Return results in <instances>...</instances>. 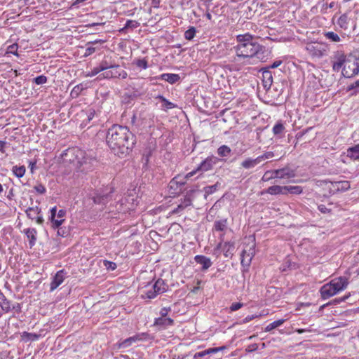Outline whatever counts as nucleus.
<instances>
[{"label":"nucleus","instance_id":"58836bf2","mask_svg":"<svg viewBox=\"0 0 359 359\" xmlns=\"http://www.w3.org/2000/svg\"><path fill=\"white\" fill-rule=\"evenodd\" d=\"M196 32L197 30L196 27L193 26L189 27L188 29L184 32V36L185 39L188 41L192 40L195 37Z\"/></svg>","mask_w":359,"mask_h":359},{"label":"nucleus","instance_id":"7ed1b4c3","mask_svg":"<svg viewBox=\"0 0 359 359\" xmlns=\"http://www.w3.org/2000/svg\"><path fill=\"white\" fill-rule=\"evenodd\" d=\"M252 35L247 33L236 36L238 45L235 47L236 55L239 57H253L262 59L264 47L252 41Z\"/></svg>","mask_w":359,"mask_h":359},{"label":"nucleus","instance_id":"09e8293b","mask_svg":"<svg viewBox=\"0 0 359 359\" xmlns=\"http://www.w3.org/2000/svg\"><path fill=\"white\" fill-rule=\"evenodd\" d=\"M34 82L37 85H42L47 82V77L44 75H40L34 79Z\"/></svg>","mask_w":359,"mask_h":359},{"label":"nucleus","instance_id":"603ef678","mask_svg":"<svg viewBox=\"0 0 359 359\" xmlns=\"http://www.w3.org/2000/svg\"><path fill=\"white\" fill-rule=\"evenodd\" d=\"M34 188L36 190V191L40 194H43L46 192V189L42 184H39L36 185Z\"/></svg>","mask_w":359,"mask_h":359},{"label":"nucleus","instance_id":"f257e3e1","mask_svg":"<svg viewBox=\"0 0 359 359\" xmlns=\"http://www.w3.org/2000/svg\"><path fill=\"white\" fill-rule=\"evenodd\" d=\"M106 142L115 155L124 157L132 151L136 144V136L128 127L115 124L108 129Z\"/></svg>","mask_w":359,"mask_h":359},{"label":"nucleus","instance_id":"79ce46f5","mask_svg":"<svg viewBox=\"0 0 359 359\" xmlns=\"http://www.w3.org/2000/svg\"><path fill=\"white\" fill-rule=\"evenodd\" d=\"M140 26V23L136 20H128L125 24L123 28L121 31H123L127 29H135Z\"/></svg>","mask_w":359,"mask_h":359},{"label":"nucleus","instance_id":"f8f14e48","mask_svg":"<svg viewBox=\"0 0 359 359\" xmlns=\"http://www.w3.org/2000/svg\"><path fill=\"white\" fill-rule=\"evenodd\" d=\"M95 115V111L93 108L82 110L79 114L80 118H82L81 127H86L93 119Z\"/></svg>","mask_w":359,"mask_h":359},{"label":"nucleus","instance_id":"a211bd4d","mask_svg":"<svg viewBox=\"0 0 359 359\" xmlns=\"http://www.w3.org/2000/svg\"><path fill=\"white\" fill-rule=\"evenodd\" d=\"M104 42H105V41L102 40V39H98V40H95L93 41L88 42L86 44L87 48H86L85 53L83 54V57H88V56L91 55L97 50L100 49L98 47L95 46L97 44H99V43H103Z\"/></svg>","mask_w":359,"mask_h":359},{"label":"nucleus","instance_id":"5fc2aeb1","mask_svg":"<svg viewBox=\"0 0 359 359\" xmlns=\"http://www.w3.org/2000/svg\"><path fill=\"white\" fill-rule=\"evenodd\" d=\"M243 306V303H241V302H235V303H233L231 306H230V310L231 311H236L238 309H240L241 308H242Z\"/></svg>","mask_w":359,"mask_h":359},{"label":"nucleus","instance_id":"e2e57ef3","mask_svg":"<svg viewBox=\"0 0 359 359\" xmlns=\"http://www.w3.org/2000/svg\"><path fill=\"white\" fill-rule=\"evenodd\" d=\"M57 215V207L54 206L50 209V215L49 217V220H53L54 218Z\"/></svg>","mask_w":359,"mask_h":359},{"label":"nucleus","instance_id":"f03ea898","mask_svg":"<svg viewBox=\"0 0 359 359\" xmlns=\"http://www.w3.org/2000/svg\"><path fill=\"white\" fill-rule=\"evenodd\" d=\"M62 163L76 172L87 174L98 165L96 157L77 147L69 148L62 154Z\"/></svg>","mask_w":359,"mask_h":359},{"label":"nucleus","instance_id":"49530a36","mask_svg":"<svg viewBox=\"0 0 359 359\" xmlns=\"http://www.w3.org/2000/svg\"><path fill=\"white\" fill-rule=\"evenodd\" d=\"M65 219H60V218L55 219V217L54 218L53 220H50V222L51 223V227L54 229H56L60 227V226L65 222Z\"/></svg>","mask_w":359,"mask_h":359},{"label":"nucleus","instance_id":"0eeeda50","mask_svg":"<svg viewBox=\"0 0 359 359\" xmlns=\"http://www.w3.org/2000/svg\"><path fill=\"white\" fill-rule=\"evenodd\" d=\"M147 287L148 289L145 291V296L148 299H154L157 294L167 291V285L161 278H158L151 286L149 285Z\"/></svg>","mask_w":359,"mask_h":359},{"label":"nucleus","instance_id":"39448f33","mask_svg":"<svg viewBox=\"0 0 359 359\" xmlns=\"http://www.w3.org/2000/svg\"><path fill=\"white\" fill-rule=\"evenodd\" d=\"M354 59L353 54L345 55L341 50L335 51L332 56V70L333 72H338L340 69L342 70L346 65V62H350Z\"/></svg>","mask_w":359,"mask_h":359},{"label":"nucleus","instance_id":"bf43d9fd","mask_svg":"<svg viewBox=\"0 0 359 359\" xmlns=\"http://www.w3.org/2000/svg\"><path fill=\"white\" fill-rule=\"evenodd\" d=\"M224 349H225V346L210 348L207 349V351H208V355H209V354L216 353L218 351L224 350Z\"/></svg>","mask_w":359,"mask_h":359},{"label":"nucleus","instance_id":"e433bc0d","mask_svg":"<svg viewBox=\"0 0 359 359\" xmlns=\"http://www.w3.org/2000/svg\"><path fill=\"white\" fill-rule=\"evenodd\" d=\"M276 170H267L264 172L262 180L264 182L269 181L273 179H278V176H276L277 174L276 173Z\"/></svg>","mask_w":359,"mask_h":359},{"label":"nucleus","instance_id":"c85d7f7f","mask_svg":"<svg viewBox=\"0 0 359 359\" xmlns=\"http://www.w3.org/2000/svg\"><path fill=\"white\" fill-rule=\"evenodd\" d=\"M347 156L354 160H359V144L347 149Z\"/></svg>","mask_w":359,"mask_h":359},{"label":"nucleus","instance_id":"6ab92c4d","mask_svg":"<svg viewBox=\"0 0 359 359\" xmlns=\"http://www.w3.org/2000/svg\"><path fill=\"white\" fill-rule=\"evenodd\" d=\"M158 79L164 80L170 84H174L180 80V76L177 74L164 73L161 74Z\"/></svg>","mask_w":359,"mask_h":359},{"label":"nucleus","instance_id":"de8ad7c7","mask_svg":"<svg viewBox=\"0 0 359 359\" xmlns=\"http://www.w3.org/2000/svg\"><path fill=\"white\" fill-rule=\"evenodd\" d=\"M57 234L59 236L67 237L69 234V229L65 226H60V227L57 228Z\"/></svg>","mask_w":359,"mask_h":359},{"label":"nucleus","instance_id":"4468645a","mask_svg":"<svg viewBox=\"0 0 359 359\" xmlns=\"http://www.w3.org/2000/svg\"><path fill=\"white\" fill-rule=\"evenodd\" d=\"M262 81L264 88L269 90L273 83V76L272 72L266 68L263 69Z\"/></svg>","mask_w":359,"mask_h":359},{"label":"nucleus","instance_id":"0e129e2a","mask_svg":"<svg viewBox=\"0 0 359 359\" xmlns=\"http://www.w3.org/2000/svg\"><path fill=\"white\" fill-rule=\"evenodd\" d=\"M257 348H258L257 344H252L249 345L246 348V351H248V352H253V351H256Z\"/></svg>","mask_w":359,"mask_h":359},{"label":"nucleus","instance_id":"dca6fc26","mask_svg":"<svg viewBox=\"0 0 359 359\" xmlns=\"http://www.w3.org/2000/svg\"><path fill=\"white\" fill-rule=\"evenodd\" d=\"M195 262L201 265V271H207L212 264L211 259L204 255H196Z\"/></svg>","mask_w":359,"mask_h":359},{"label":"nucleus","instance_id":"4d7b16f0","mask_svg":"<svg viewBox=\"0 0 359 359\" xmlns=\"http://www.w3.org/2000/svg\"><path fill=\"white\" fill-rule=\"evenodd\" d=\"M208 355V351L206 350H204L203 351L197 352L194 354V359H198L200 358L204 357L205 355Z\"/></svg>","mask_w":359,"mask_h":359},{"label":"nucleus","instance_id":"9b49d317","mask_svg":"<svg viewBox=\"0 0 359 359\" xmlns=\"http://www.w3.org/2000/svg\"><path fill=\"white\" fill-rule=\"evenodd\" d=\"M111 198V191L104 192L97 191L93 197V202L96 204L104 205Z\"/></svg>","mask_w":359,"mask_h":359},{"label":"nucleus","instance_id":"4c0bfd02","mask_svg":"<svg viewBox=\"0 0 359 359\" xmlns=\"http://www.w3.org/2000/svg\"><path fill=\"white\" fill-rule=\"evenodd\" d=\"M231 152V148L226 145H222L217 149V154L221 157H226Z\"/></svg>","mask_w":359,"mask_h":359},{"label":"nucleus","instance_id":"2f4dec72","mask_svg":"<svg viewBox=\"0 0 359 359\" xmlns=\"http://www.w3.org/2000/svg\"><path fill=\"white\" fill-rule=\"evenodd\" d=\"M325 38L328 40L330 42H340L341 38L340 36L334 32H325L323 33Z\"/></svg>","mask_w":359,"mask_h":359},{"label":"nucleus","instance_id":"37998d69","mask_svg":"<svg viewBox=\"0 0 359 359\" xmlns=\"http://www.w3.org/2000/svg\"><path fill=\"white\" fill-rule=\"evenodd\" d=\"M134 343V339L130 337H128L124 340H122L119 341L118 343V348H126L131 346V344Z\"/></svg>","mask_w":359,"mask_h":359},{"label":"nucleus","instance_id":"c9c22d12","mask_svg":"<svg viewBox=\"0 0 359 359\" xmlns=\"http://www.w3.org/2000/svg\"><path fill=\"white\" fill-rule=\"evenodd\" d=\"M285 321V319H279V320H275L273 323H271L269 325H268L265 327L264 331L265 332H271V330H273L280 327V325H282L284 323Z\"/></svg>","mask_w":359,"mask_h":359},{"label":"nucleus","instance_id":"2eb2a0df","mask_svg":"<svg viewBox=\"0 0 359 359\" xmlns=\"http://www.w3.org/2000/svg\"><path fill=\"white\" fill-rule=\"evenodd\" d=\"M276 173L277 174L276 176H278V179H290L294 177L296 175L295 170L288 166L276 169Z\"/></svg>","mask_w":359,"mask_h":359},{"label":"nucleus","instance_id":"6e6552de","mask_svg":"<svg viewBox=\"0 0 359 359\" xmlns=\"http://www.w3.org/2000/svg\"><path fill=\"white\" fill-rule=\"evenodd\" d=\"M353 60L350 62H346L341 72L344 77L351 78L359 74V57L354 55Z\"/></svg>","mask_w":359,"mask_h":359},{"label":"nucleus","instance_id":"b1692460","mask_svg":"<svg viewBox=\"0 0 359 359\" xmlns=\"http://www.w3.org/2000/svg\"><path fill=\"white\" fill-rule=\"evenodd\" d=\"M235 250V243L234 242L226 241L224 243L223 246V253L224 257H231L233 255V252Z\"/></svg>","mask_w":359,"mask_h":359},{"label":"nucleus","instance_id":"ddd939ff","mask_svg":"<svg viewBox=\"0 0 359 359\" xmlns=\"http://www.w3.org/2000/svg\"><path fill=\"white\" fill-rule=\"evenodd\" d=\"M66 274L65 270H60L55 273L50 285V291H53L63 283Z\"/></svg>","mask_w":359,"mask_h":359},{"label":"nucleus","instance_id":"a878e982","mask_svg":"<svg viewBox=\"0 0 359 359\" xmlns=\"http://www.w3.org/2000/svg\"><path fill=\"white\" fill-rule=\"evenodd\" d=\"M259 163L260 159L258 157L256 158H247L241 163V166L245 169H250Z\"/></svg>","mask_w":359,"mask_h":359},{"label":"nucleus","instance_id":"052dcab7","mask_svg":"<svg viewBox=\"0 0 359 359\" xmlns=\"http://www.w3.org/2000/svg\"><path fill=\"white\" fill-rule=\"evenodd\" d=\"M350 297V294H347L344 296L343 297L336 298L333 300V303L334 304H339L341 302H345L348 297Z\"/></svg>","mask_w":359,"mask_h":359},{"label":"nucleus","instance_id":"72a5a7b5","mask_svg":"<svg viewBox=\"0 0 359 359\" xmlns=\"http://www.w3.org/2000/svg\"><path fill=\"white\" fill-rule=\"evenodd\" d=\"M26 168L24 165L17 166L15 165L12 168V172L18 178H21L24 176Z\"/></svg>","mask_w":359,"mask_h":359},{"label":"nucleus","instance_id":"c756f323","mask_svg":"<svg viewBox=\"0 0 359 359\" xmlns=\"http://www.w3.org/2000/svg\"><path fill=\"white\" fill-rule=\"evenodd\" d=\"M194 192V189H190L187 192L184 198L183 199V201H182L180 203L182 205H183L184 208L192 205V197Z\"/></svg>","mask_w":359,"mask_h":359},{"label":"nucleus","instance_id":"7c9ffc66","mask_svg":"<svg viewBox=\"0 0 359 359\" xmlns=\"http://www.w3.org/2000/svg\"><path fill=\"white\" fill-rule=\"evenodd\" d=\"M41 208L39 206L30 207L26 210V214L28 218L34 220L36 215L41 214Z\"/></svg>","mask_w":359,"mask_h":359},{"label":"nucleus","instance_id":"412c9836","mask_svg":"<svg viewBox=\"0 0 359 359\" xmlns=\"http://www.w3.org/2000/svg\"><path fill=\"white\" fill-rule=\"evenodd\" d=\"M264 192L271 195H285V186L273 185L269 187Z\"/></svg>","mask_w":359,"mask_h":359},{"label":"nucleus","instance_id":"bb28decb","mask_svg":"<svg viewBox=\"0 0 359 359\" xmlns=\"http://www.w3.org/2000/svg\"><path fill=\"white\" fill-rule=\"evenodd\" d=\"M227 229V219L216 220L214 222L213 230L216 231H224Z\"/></svg>","mask_w":359,"mask_h":359},{"label":"nucleus","instance_id":"f704fd0d","mask_svg":"<svg viewBox=\"0 0 359 359\" xmlns=\"http://www.w3.org/2000/svg\"><path fill=\"white\" fill-rule=\"evenodd\" d=\"M285 131V126L280 121L277 122L273 128V133L275 135L281 137Z\"/></svg>","mask_w":359,"mask_h":359},{"label":"nucleus","instance_id":"aec40b11","mask_svg":"<svg viewBox=\"0 0 359 359\" xmlns=\"http://www.w3.org/2000/svg\"><path fill=\"white\" fill-rule=\"evenodd\" d=\"M174 324V320L170 318L159 317L155 319L154 325L160 326L161 328H166Z\"/></svg>","mask_w":359,"mask_h":359},{"label":"nucleus","instance_id":"9d476101","mask_svg":"<svg viewBox=\"0 0 359 359\" xmlns=\"http://www.w3.org/2000/svg\"><path fill=\"white\" fill-rule=\"evenodd\" d=\"M219 158L215 156H209L201 163L196 168V170L202 172L210 170L213 168V166L219 162Z\"/></svg>","mask_w":359,"mask_h":359},{"label":"nucleus","instance_id":"1a4fd4ad","mask_svg":"<svg viewBox=\"0 0 359 359\" xmlns=\"http://www.w3.org/2000/svg\"><path fill=\"white\" fill-rule=\"evenodd\" d=\"M249 252H247L245 250H243L241 254V264L242 266V273L244 276L245 272L248 271L249 266H250L252 259L255 255L254 247L250 248Z\"/></svg>","mask_w":359,"mask_h":359},{"label":"nucleus","instance_id":"393cba45","mask_svg":"<svg viewBox=\"0 0 359 359\" xmlns=\"http://www.w3.org/2000/svg\"><path fill=\"white\" fill-rule=\"evenodd\" d=\"M350 20L351 19L348 18V15L344 13L338 18L337 24L341 29L348 30Z\"/></svg>","mask_w":359,"mask_h":359},{"label":"nucleus","instance_id":"774afa93","mask_svg":"<svg viewBox=\"0 0 359 359\" xmlns=\"http://www.w3.org/2000/svg\"><path fill=\"white\" fill-rule=\"evenodd\" d=\"M318 209L320 212H321L322 213H327V212H330V210L328 208H326V206L325 205H319L318 206Z\"/></svg>","mask_w":359,"mask_h":359},{"label":"nucleus","instance_id":"338daca9","mask_svg":"<svg viewBox=\"0 0 359 359\" xmlns=\"http://www.w3.org/2000/svg\"><path fill=\"white\" fill-rule=\"evenodd\" d=\"M258 316L257 315H249L248 316H246L243 320V323H247L251 320H252L253 319L257 318Z\"/></svg>","mask_w":359,"mask_h":359},{"label":"nucleus","instance_id":"20e7f679","mask_svg":"<svg viewBox=\"0 0 359 359\" xmlns=\"http://www.w3.org/2000/svg\"><path fill=\"white\" fill-rule=\"evenodd\" d=\"M348 285V280L345 276L332 279L330 283L323 285L320 290L322 299H327L339 292L345 290Z\"/></svg>","mask_w":359,"mask_h":359},{"label":"nucleus","instance_id":"ea45409f","mask_svg":"<svg viewBox=\"0 0 359 359\" xmlns=\"http://www.w3.org/2000/svg\"><path fill=\"white\" fill-rule=\"evenodd\" d=\"M347 91H351V95H355L359 93V79L350 84L347 87Z\"/></svg>","mask_w":359,"mask_h":359},{"label":"nucleus","instance_id":"473e14b6","mask_svg":"<svg viewBox=\"0 0 359 359\" xmlns=\"http://www.w3.org/2000/svg\"><path fill=\"white\" fill-rule=\"evenodd\" d=\"M303 191V189L300 186H285V195L290 194H300Z\"/></svg>","mask_w":359,"mask_h":359},{"label":"nucleus","instance_id":"8fccbe9b","mask_svg":"<svg viewBox=\"0 0 359 359\" xmlns=\"http://www.w3.org/2000/svg\"><path fill=\"white\" fill-rule=\"evenodd\" d=\"M137 67L146 69L148 67V62L146 59H139L135 62Z\"/></svg>","mask_w":359,"mask_h":359},{"label":"nucleus","instance_id":"c03bdc74","mask_svg":"<svg viewBox=\"0 0 359 359\" xmlns=\"http://www.w3.org/2000/svg\"><path fill=\"white\" fill-rule=\"evenodd\" d=\"M219 186V184L217 182L216 184L210 186H207L204 188V191L205 195H210L213 194L217 189V187Z\"/></svg>","mask_w":359,"mask_h":359},{"label":"nucleus","instance_id":"680f3d73","mask_svg":"<svg viewBox=\"0 0 359 359\" xmlns=\"http://www.w3.org/2000/svg\"><path fill=\"white\" fill-rule=\"evenodd\" d=\"M23 336H27L29 339H32V340H36L39 338V335L35 333H29L27 332H23Z\"/></svg>","mask_w":359,"mask_h":359},{"label":"nucleus","instance_id":"3c124183","mask_svg":"<svg viewBox=\"0 0 359 359\" xmlns=\"http://www.w3.org/2000/svg\"><path fill=\"white\" fill-rule=\"evenodd\" d=\"M274 154L272 151L265 152L264 154L258 156V158L260 159V163L265 159L271 158L273 157Z\"/></svg>","mask_w":359,"mask_h":359},{"label":"nucleus","instance_id":"a18cd8bd","mask_svg":"<svg viewBox=\"0 0 359 359\" xmlns=\"http://www.w3.org/2000/svg\"><path fill=\"white\" fill-rule=\"evenodd\" d=\"M337 189L341 191H347L350 188V183L348 181L337 182Z\"/></svg>","mask_w":359,"mask_h":359},{"label":"nucleus","instance_id":"13d9d810","mask_svg":"<svg viewBox=\"0 0 359 359\" xmlns=\"http://www.w3.org/2000/svg\"><path fill=\"white\" fill-rule=\"evenodd\" d=\"M8 51L10 53H12L15 55H18V45L17 44H13V45H11L10 46H8Z\"/></svg>","mask_w":359,"mask_h":359},{"label":"nucleus","instance_id":"5701e85b","mask_svg":"<svg viewBox=\"0 0 359 359\" xmlns=\"http://www.w3.org/2000/svg\"><path fill=\"white\" fill-rule=\"evenodd\" d=\"M0 306L5 313L11 311V302L6 299L4 293L0 290Z\"/></svg>","mask_w":359,"mask_h":359},{"label":"nucleus","instance_id":"6e6d98bb","mask_svg":"<svg viewBox=\"0 0 359 359\" xmlns=\"http://www.w3.org/2000/svg\"><path fill=\"white\" fill-rule=\"evenodd\" d=\"M148 336V334L146 332H142L140 334H137L135 336L131 337L134 339V342H136L137 341L142 340L143 338H146V337Z\"/></svg>","mask_w":359,"mask_h":359},{"label":"nucleus","instance_id":"cd10ccee","mask_svg":"<svg viewBox=\"0 0 359 359\" xmlns=\"http://www.w3.org/2000/svg\"><path fill=\"white\" fill-rule=\"evenodd\" d=\"M156 99L159 100L161 102H163V105L161 107L163 109H170L177 107L175 104L168 101L163 95H158L156 97Z\"/></svg>","mask_w":359,"mask_h":359},{"label":"nucleus","instance_id":"69168bd1","mask_svg":"<svg viewBox=\"0 0 359 359\" xmlns=\"http://www.w3.org/2000/svg\"><path fill=\"white\" fill-rule=\"evenodd\" d=\"M170 311V308L163 307L160 311L161 317H167L168 311Z\"/></svg>","mask_w":359,"mask_h":359},{"label":"nucleus","instance_id":"4be33fe9","mask_svg":"<svg viewBox=\"0 0 359 359\" xmlns=\"http://www.w3.org/2000/svg\"><path fill=\"white\" fill-rule=\"evenodd\" d=\"M24 233L29 239V245L30 248L35 245L36 241V231L35 229L27 228L24 230Z\"/></svg>","mask_w":359,"mask_h":359},{"label":"nucleus","instance_id":"423d86ee","mask_svg":"<svg viewBox=\"0 0 359 359\" xmlns=\"http://www.w3.org/2000/svg\"><path fill=\"white\" fill-rule=\"evenodd\" d=\"M109 69L105 70L102 74H101L97 79H119L121 78L125 79L128 76L127 72L122 69L118 65H112L109 62Z\"/></svg>","mask_w":359,"mask_h":359},{"label":"nucleus","instance_id":"a19ab883","mask_svg":"<svg viewBox=\"0 0 359 359\" xmlns=\"http://www.w3.org/2000/svg\"><path fill=\"white\" fill-rule=\"evenodd\" d=\"M83 89L84 88L81 83L75 86L70 93L71 97L72 98L78 97Z\"/></svg>","mask_w":359,"mask_h":359},{"label":"nucleus","instance_id":"864d4df0","mask_svg":"<svg viewBox=\"0 0 359 359\" xmlns=\"http://www.w3.org/2000/svg\"><path fill=\"white\" fill-rule=\"evenodd\" d=\"M104 266L107 267V269H111V270L116 269V266H117L116 263L110 262V261H107V260H105L104 262Z\"/></svg>","mask_w":359,"mask_h":359},{"label":"nucleus","instance_id":"f3484780","mask_svg":"<svg viewBox=\"0 0 359 359\" xmlns=\"http://www.w3.org/2000/svg\"><path fill=\"white\" fill-rule=\"evenodd\" d=\"M110 67L109 62L107 60H102L97 66L95 67L90 72L87 74V76L93 77L101 72H105Z\"/></svg>","mask_w":359,"mask_h":359}]
</instances>
